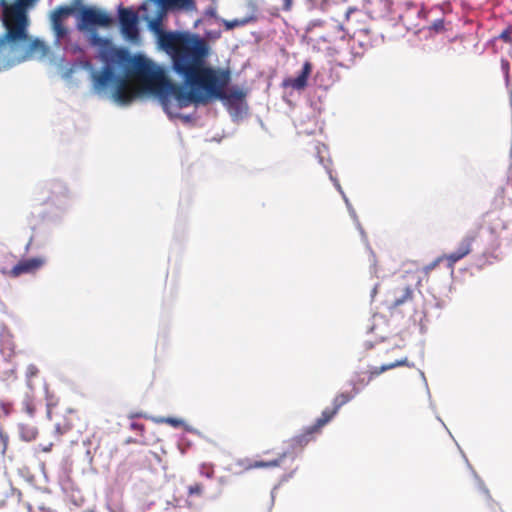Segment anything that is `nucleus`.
Returning a JSON list of instances; mask_svg holds the SVG:
<instances>
[{
	"mask_svg": "<svg viewBox=\"0 0 512 512\" xmlns=\"http://www.w3.org/2000/svg\"><path fill=\"white\" fill-rule=\"evenodd\" d=\"M159 46L170 57L173 72L182 79L187 90L169 81L163 70L145 57L118 49L104 57L100 71L91 69L93 91L100 96L109 95L120 106H127L134 98L129 91V78L138 74L155 81L149 90L170 116L190 104L205 105L212 99L226 98L224 88L230 73L206 65L210 46L205 39L188 31H168L160 35Z\"/></svg>",
	"mask_w": 512,
	"mask_h": 512,
	"instance_id": "f257e3e1",
	"label": "nucleus"
},
{
	"mask_svg": "<svg viewBox=\"0 0 512 512\" xmlns=\"http://www.w3.org/2000/svg\"><path fill=\"white\" fill-rule=\"evenodd\" d=\"M37 0H16L9 5L0 0V21L4 32L0 35V73L34 57L48 55L49 47L44 41L32 39L28 32L29 19L27 10Z\"/></svg>",
	"mask_w": 512,
	"mask_h": 512,
	"instance_id": "f03ea898",
	"label": "nucleus"
},
{
	"mask_svg": "<svg viewBox=\"0 0 512 512\" xmlns=\"http://www.w3.org/2000/svg\"><path fill=\"white\" fill-rule=\"evenodd\" d=\"M73 193L67 184L59 179L45 182L35 188L33 200L40 205H46L43 219L51 223H59L73 204Z\"/></svg>",
	"mask_w": 512,
	"mask_h": 512,
	"instance_id": "7ed1b4c3",
	"label": "nucleus"
},
{
	"mask_svg": "<svg viewBox=\"0 0 512 512\" xmlns=\"http://www.w3.org/2000/svg\"><path fill=\"white\" fill-rule=\"evenodd\" d=\"M73 13L72 8L68 6L57 7L50 16L51 29L54 40L53 46L56 49H62L63 53L58 56L59 62H63L66 55H77L82 52V48L77 42L72 41L70 32L63 24V17Z\"/></svg>",
	"mask_w": 512,
	"mask_h": 512,
	"instance_id": "20e7f679",
	"label": "nucleus"
},
{
	"mask_svg": "<svg viewBox=\"0 0 512 512\" xmlns=\"http://www.w3.org/2000/svg\"><path fill=\"white\" fill-rule=\"evenodd\" d=\"M111 23L112 18L105 11L91 7H83L77 28L80 31H86L88 33L89 42L92 46L106 49L109 46V40L99 36L96 26L108 27Z\"/></svg>",
	"mask_w": 512,
	"mask_h": 512,
	"instance_id": "39448f33",
	"label": "nucleus"
},
{
	"mask_svg": "<svg viewBox=\"0 0 512 512\" xmlns=\"http://www.w3.org/2000/svg\"><path fill=\"white\" fill-rule=\"evenodd\" d=\"M478 232L476 230L469 231L463 239L460 241L458 247L451 253L443 255L438 258V262L441 260L447 261V266L453 268L455 263L463 259L471 252L472 243L476 240Z\"/></svg>",
	"mask_w": 512,
	"mask_h": 512,
	"instance_id": "423d86ee",
	"label": "nucleus"
},
{
	"mask_svg": "<svg viewBox=\"0 0 512 512\" xmlns=\"http://www.w3.org/2000/svg\"><path fill=\"white\" fill-rule=\"evenodd\" d=\"M119 23L122 34L129 40H136L139 37V31L137 27L138 16L130 8H119Z\"/></svg>",
	"mask_w": 512,
	"mask_h": 512,
	"instance_id": "0eeeda50",
	"label": "nucleus"
},
{
	"mask_svg": "<svg viewBox=\"0 0 512 512\" xmlns=\"http://www.w3.org/2000/svg\"><path fill=\"white\" fill-rule=\"evenodd\" d=\"M311 72L312 64L309 61H305L298 75L284 79L282 86L285 88H292L296 91H302L307 86L308 78L311 75Z\"/></svg>",
	"mask_w": 512,
	"mask_h": 512,
	"instance_id": "6e6552de",
	"label": "nucleus"
},
{
	"mask_svg": "<svg viewBox=\"0 0 512 512\" xmlns=\"http://www.w3.org/2000/svg\"><path fill=\"white\" fill-rule=\"evenodd\" d=\"M46 263L45 257H33L20 260L11 270V274L15 277L22 274H33L41 269Z\"/></svg>",
	"mask_w": 512,
	"mask_h": 512,
	"instance_id": "1a4fd4ad",
	"label": "nucleus"
},
{
	"mask_svg": "<svg viewBox=\"0 0 512 512\" xmlns=\"http://www.w3.org/2000/svg\"><path fill=\"white\" fill-rule=\"evenodd\" d=\"M343 199L345 201V204L347 206V209L349 211L350 216L354 219V221L356 223V226H357V229L360 231V234L362 236L363 241L366 243V246H367V249H368L369 255H370L369 262H370V265H371V272L372 273H376V263H377L376 255H375L374 251L372 250V248L370 247V245L368 244L367 236H366V234H365V232H364L360 222L358 221V218L356 216V212L353 209L351 203L349 202V200H348V198L346 197L345 194H343Z\"/></svg>",
	"mask_w": 512,
	"mask_h": 512,
	"instance_id": "9d476101",
	"label": "nucleus"
},
{
	"mask_svg": "<svg viewBox=\"0 0 512 512\" xmlns=\"http://www.w3.org/2000/svg\"><path fill=\"white\" fill-rule=\"evenodd\" d=\"M314 149H315V152L317 154V158H318L319 163L325 168V170L327 171V173L329 175V178L333 182L335 188L343 196V194H345V193L342 190V187H341L339 181L333 176V174H332V172L330 170L329 161L325 162V154L327 153L326 146L324 144L317 143L314 146Z\"/></svg>",
	"mask_w": 512,
	"mask_h": 512,
	"instance_id": "9b49d317",
	"label": "nucleus"
},
{
	"mask_svg": "<svg viewBox=\"0 0 512 512\" xmlns=\"http://www.w3.org/2000/svg\"><path fill=\"white\" fill-rule=\"evenodd\" d=\"M349 385L352 387L351 392H341L337 394L333 399V408L336 411H339V409L345 405L346 403L350 402L354 397H356L360 393V388L356 387V381L354 379H350Z\"/></svg>",
	"mask_w": 512,
	"mask_h": 512,
	"instance_id": "f8f14e48",
	"label": "nucleus"
},
{
	"mask_svg": "<svg viewBox=\"0 0 512 512\" xmlns=\"http://www.w3.org/2000/svg\"><path fill=\"white\" fill-rule=\"evenodd\" d=\"M408 366V367H412L413 364H410L407 360L406 357L402 358V359H399V360H396L395 362H392V363H389V364H383L382 366L380 367H373L371 370H370V376L371 377V380L373 379V377L375 376H378L380 375L381 373L387 371V370H390V369H393V368H396V367H399V366Z\"/></svg>",
	"mask_w": 512,
	"mask_h": 512,
	"instance_id": "ddd939ff",
	"label": "nucleus"
},
{
	"mask_svg": "<svg viewBox=\"0 0 512 512\" xmlns=\"http://www.w3.org/2000/svg\"><path fill=\"white\" fill-rule=\"evenodd\" d=\"M413 289L409 286L400 288L395 292L393 307H399L412 299Z\"/></svg>",
	"mask_w": 512,
	"mask_h": 512,
	"instance_id": "4468645a",
	"label": "nucleus"
},
{
	"mask_svg": "<svg viewBox=\"0 0 512 512\" xmlns=\"http://www.w3.org/2000/svg\"><path fill=\"white\" fill-rule=\"evenodd\" d=\"M318 432L313 425L306 427L303 432L292 438L293 445L305 446L313 439V434Z\"/></svg>",
	"mask_w": 512,
	"mask_h": 512,
	"instance_id": "2eb2a0df",
	"label": "nucleus"
},
{
	"mask_svg": "<svg viewBox=\"0 0 512 512\" xmlns=\"http://www.w3.org/2000/svg\"><path fill=\"white\" fill-rule=\"evenodd\" d=\"M337 413L338 411H336L334 408L332 410L329 408L324 409L321 416L316 419L315 423L313 424L314 428L319 431L323 426L330 422Z\"/></svg>",
	"mask_w": 512,
	"mask_h": 512,
	"instance_id": "dca6fc26",
	"label": "nucleus"
},
{
	"mask_svg": "<svg viewBox=\"0 0 512 512\" xmlns=\"http://www.w3.org/2000/svg\"><path fill=\"white\" fill-rule=\"evenodd\" d=\"M19 434L24 441H32L36 438L38 431L37 428L29 424H19Z\"/></svg>",
	"mask_w": 512,
	"mask_h": 512,
	"instance_id": "f3484780",
	"label": "nucleus"
},
{
	"mask_svg": "<svg viewBox=\"0 0 512 512\" xmlns=\"http://www.w3.org/2000/svg\"><path fill=\"white\" fill-rule=\"evenodd\" d=\"M153 421L155 423H166L171 425L172 427H181L182 425H185V421L180 418L175 417H159V418H153Z\"/></svg>",
	"mask_w": 512,
	"mask_h": 512,
	"instance_id": "a211bd4d",
	"label": "nucleus"
},
{
	"mask_svg": "<svg viewBox=\"0 0 512 512\" xmlns=\"http://www.w3.org/2000/svg\"><path fill=\"white\" fill-rule=\"evenodd\" d=\"M39 373L38 368L34 364H29L25 371L26 383L30 390L33 389L32 378L36 377Z\"/></svg>",
	"mask_w": 512,
	"mask_h": 512,
	"instance_id": "6ab92c4d",
	"label": "nucleus"
},
{
	"mask_svg": "<svg viewBox=\"0 0 512 512\" xmlns=\"http://www.w3.org/2000/svg\"><path fill=\"white\" fill-rule=\"evenodd\" d=\"M283 455L281 458L273 460V461H255L252 463L249 468H266V467H274L278 466L281 462V459L284 457Z\"/></svg>",
	"mask_w": 512,
	"mask_h": 512,
	"instance_id": "aec40b11",
	"label": "nucleus"
},
{
	"mask_svg": "<svg viewBox=\"0 0 512 512\" xmlns=\"http://www.w3.org/2000/svg\"><path fill=\"white\" fill-rule=\"evenodd\" d=\"M447 305V301L445 299L436 297L434 294H432V301H427V306H430L432 308H435L437 310H442Z\"/></svg>",
	"mask_w": 512,
	"mask_h": 512,
	"instance_id": "412c9836",
	"label": "nucleus"
},
{
	"mask_svg": "<svg viewBox=\"0 0 512 512\" xmlns=\"http://www.w3.org/2000/svg\"><path fill=\"white\" fill-rule=\"evenodd\" d=\"M472 473H473L475 483H476L478 490L485 495L487 500H490L491 497L489 494V490L486 488L484 482L481 480V478L476 474V472L474 470H472Z\"/></svg>",
	"mask_w": 512,
	"mask_h": 512,
	"instance_id": "4be33fe9",
	"label": "nucleus"
},
{
	"mask_svg": "<svg viewBox=\"0 0 512 512\" xmlns=\"http://www.w3.org/2000/svg\"><path fill=\"white\" fill-rule=\"evenodd\" d=\"M221 21L225 25L227 30L233 29L238 26L245 25L247 23V20H245V19H243V20L234 19L232 21L221 19Z\"/></svg>",
	"mask_w": 512,
	"mask_h": 512,
	"instance_id": "5701e85b",
	"label": "nucleus"
},
{
	"mask_svg": "<svg viewBox=\"0 0 512 512\" xmlns=\"http://www.w3.org/2000/svg\"><path fill=\"white\" fill-rule=\"evenodd\" d=\"M351 379H354L356 381V387L360 388V390L366 387L371 381V377H368V379L365 380L360 376L359 373H355V375Z\"/></svg>",
	"mask_w": 512,
	"mask_h": 512,
	"instance_id": "b1692460",
	"label": "nucleus"
},
{
	"mask_svg": "<svg viewBox=\"0 0 512 512\" xmlns=\"http://www.w3.org/2000/svg\"><path fill=\"white\" fill-rule=\"evenodd\" d=\"M23 405H24L25 411L28 413V415L33 416L34 412H35V408L33 406L32 399L29 395H26V397L23 401Z\"/></svg>",
	"mask_w": 512,
	"mask_h": 512,
	"instance_id": "393cba45",
	"label": "nucleus"
},
{
	"mask_svg": "<svg viewBox=\"0 0 512 512\" xmlns=\"http://www.w3.org/2000/svg\"><path fill=\"white\" fill-rule=\"evenodd\" d=\"M444 24H445L444 19L438 18L431 23V25L429 26V29L433 30L435 32H441L444 30Z\"/></svg>",
	"mask_w": 512,
	"mask_h": 512,
	"instance_id": "a878e982",
	"label": "nucleus"
},
{
	"mask_svg": "<svg viewBox=\"0 0 512 512\" xmlns=\"http://www.w3.org/2000/svg\"><path fill=\"white\" fill-rule=\"evenodd\" d=\"M199 473L202 475V476H205L207 478H211L213 476V468L211 465H208V464H202L200 467H199Z\"/></svg>",
	"mask_w": 512,
	"mask_h": 512,
	"instance_id": "bb28decb",
	"label": "nucleus"
},
{
	"mask_svg": "<svg viewBox=\"0 0 512 512\" xmlns=\"http://www.w3.org/2000/svg\"><path fill=\"white\" fill-rule=\"evenodd\" d=\"M202 492H203V487H202L201 484L196 483V484L191 485V486L188 487V494L190 496H192V495H201Z\"/></svg>",
	"mask_w": 512,
	"mask_h": 512,
	"instance_id": "cd10ccee",
	"label": "nucleus"
},
{
	"mask_svg": "<svg viewBox=\"0 0 512 512\" xmlns=\"http://www.w3.org/2000/svg\"><path fill=\"white\" fill-rule=\"evenodd\" d=\"M149 26H150V28H151L152 30H154L155 32H157V33H158V38L160 37V35H161L162 33H165L164 31H162V30L160 29V19H159V18H158V19H156V20L151 21V22H150V24H149Z\"/></svg>",
	"mask_w": 512,
	"mask_h": 512,
	"instance_id": "c85d7f7f",
	"label": "nucleus"
},
{
	"mask_svg": "<svg viewBox=\"0 0 512 512\" xmlns=\"http://www.w3.org/2000/svg\"><path fill=\"white\" fill-rule=\"evenodd\" d=\"M499 38L507 43H512L511 30L507 28L501 32Z\"/></svg>",
	"mask_w": 512,
	"mask_h": 512,
	"instance_id": "c756f323",
	"label": "nucleus"
},
{
	"mask_svg": "<svg viewBox=\"0 0 512 512\" xmlns=\"http://www.w3.org/2000/svg\"><path fill=\"white\" fill-rule=\"evenodd\" d=\"M181 427H183L185 429V431H187L189 433L195 434L197 436H202V433L199 430H197L194 427L190 426L186 422H185V425H182Z\"/></svg>",
	"mask_w": 512,
	"mask_h": 512,
	"instance_id": "7c9ffc66",
	"label": "nucleus"
},
{
	"mask_svg": "<svg viewBox=\"0 0 512 512\" xmlns=\"http://www.w3.org/2000/svg\"><path fill=\"white\" fill-rule=\"evenodd\" d=\"M205 16L212 17V18H217V11H216V7H214V6H209V7L205 10Z\"/></svg>",
	"mask_w": 512,
	"mask_h": 512,
	"instance_id": "2f4dec72",
	"label": "nucleus"
},
{
	"mask_svg": "<svg viewBox=\"0 0 512 512\" xmlns=\"http://www.w3.org/2000/svg\"><path fill=\"white\" fill-rule=\"evenodd\" d=\"M179 110H180V109H178V110L176 111V115L174 114L173 116H170L168 113H166V114H167L170 118L181 117L185 122H190V121L192 120V118H193V117H192V115H180V114H179Z\"/></svg>",
	"mask_w": 512,
	"mask_h": 512,
	"instance_id": "473e14b6",
	"label": "nucleus"
},
{
	"mask_svg": "<svg viewBox=\"0 0 512 512\" xmlns=\"http://www.w3.org/2000/svg\"><path fill=\"white\" fill-rule=\"evenodd\" d=\"M502 70L505 73L506 81L508 82V68L509 63L506 60L501 61Z\"/></svg>",
	"mask_w": 512,
	"mask_h": 512,
	"instance_id": "72a5a7b5",
	"label": "nucleus"
},
{
	"mask_svg": "<svg viewBox=\"0 0 512 512\" xmlns=\"http://www.w3.org/2000/svg\"><path fill=\"white\" fill-rule=\"evenodd\" d=\"M205 35L208 37V38H219L220 35H221V32L220 31H207L205 33Z\"/></svg>",
	"mask_w": 512,
	"mask_h": 512,
	"instance_id": "f704fd0d",
	"label": "nucleus"
},
{
	"mask_svg": "<svg viewBox=\"0 0 512 512\" xmlns=\"http://www.w3.org/2000/svg\"><path fill=\"white\" fill-rule=\"evenodd\" d=\"M130 426H131V429H133V430H139V431L143 430V425L136 423V422H132Z\"/></svg>",
	"mask_w": 512,
	"mask_h": 512,
	"instance_id": "c9c22d12",
	"label": "nucleus"
},
{
	"mask_svg": "<svg viewBox=\"0 0 512 512\" xmlns=\"http://www.w3.org/2000/svg\"><path fill=\"white\" fill-rule=\"evenodd\" d=\"M292 7V0H284L283 9L288 11Z\"/></svg>",
	"mask_w": 512,
	"mask_h": 512,
	"instance_id": "e433bc0d",
	"label": "nucleus"
},
{
	"mask_svg": "<svg viewBox=\"0 0 512 512\" xmlns=\"http://www.w3.org/2000/svg\"><path fill=\"white\" fill-rule=\"evenodd\" d=\"M437 420L442 424V426L447 430V432L449 433V435L452 437V434L451 432L448 430L447 426L445 425V423L443 422V420L441 419L440 416H436Z\"/></svg>",
	"mask_w": 512,
	"mask_h": 512,
	"instance_id": "4c0bfd02",
	"label": "nucleus"
},
{
	"mask_svg": "<svg viewBox=\"0 0 512 512\" xmlns=\"http://www.w3.org/2000/svg\"><path fill=\"white\" fill-rule=\"evenodd\" d=\"M420 374H421V377L423 378V380L425 382V386H426V389H427L428 396H429V398H431V395H430V392H429V389H428V385H427V382H426L425 375H424L423 372H420Z\"/></svg>",
	"mask_w": 512,
	"mask_h": 512,
	"instance_id": "58836bf2",
	"label": "nucleus"
},
{
	"mask_svg": "<svg viewBox=\"0 0 512 512\" xmlns=\"http://www.w3.org/2000/svg\"><path fill=\"white\" fill-rule=\"evenodd\" d=\"M377 293V285L372 289L371 296L374 297V295Z\"/></svg>",
	"mask_w": 512,
	"mask_h": 512,
	"instance_id": "ea45409f",
	"label": "nucleus"
},
{
	"mask_svg": "<svg viewBox=\"0 0 512 512\" xmlns=\"http://www.w3.org/2000/svg\"><path fill=\"white\" fill-rule=\"evenodd\" d=\"M52 444H49L48 446H44L43 451L48 452L50 451Z\"/></svg>",
	"mask_w": 512,
	"mask_h": 512,
	"instance_id": "a19ab883",
	"label": "nucleus"
},
{
	"mask_svg": "<svg viewBox=\"0 0 512 512\" xmlns=\"http://www.w3.org/2000/svg\"><path fill=\"white\" fill-rule=\"evenodd\" d=\"M292 474H293V472H292V473H290L289 475L284 476V477H283V481H287L289 478H291V477H292Z\"/></svg>",
	"mask_w": 512,
	"mask_h": 512,
	"instance_id": "79ce46f5",
	"label": "nucleus"
},
{
	"mask_svg": "<svg viewBox=\"0 0 512 512\" xmlns=\"http://www.w3.org/2000/svg\"><path fill=\"white\" fill-rule=\"evenodd\" d=\"M233 96L239 98L241 95H240V93L236 92V93L233 94Z\"/></svg>",
	"mask_w": 512,
	"mask_h": 512,
	"instance_id": "37998d69",
	"label": "nucleus"
},
{
	"mask_svg": "<svg viewBox=\"0 0 512 512\" xmlns=\"http://www.w3.org/2000/svg\"><path fill=\"white\" fill-rule=\"evenodd\" d=\"M275 489H277V486H274V489H273V490H275ZM273 498H274V491H272V499H273Z\"/></svg>",
	"mask_w": 512,
	"mask_h": 512,
	"instance_id": "c03bdc74",
	"label": "nucleus"
},
{
	"mask_svg": "<svg viewBox=\"0 0 512 512\" xmlns=\"http://www.w3.org/2000/svg\"><path fill=\"white\" fill-rule=\"evenodd\" d=\"M373 330H374V327L369 328V332H373Z\"/></svg>",
	"mask_w": 512,
	"mask_h": 512,
	"instance_id": "a18cd8bd",
	"label": "nucleus"
},
{
	"mask_svg": "<svg viewBox=\"0 0 512 512\" xmlns=\"http://www.w3.org/2000/svg\"><path fill=\"white\" fill-rule=\"evenodd\" d=\"M71 73H72V69L69 70V73L67 74V76H70Z\"/></svg>",
	"mask_w": 512,
	"mask_h": 512,
	"instance_id": "49530a36",
	"label": "nucleus"
},
{
	"mask_svg": "<svg viewBox=\"0 0 512 512\" xmlns=\"http://www.w3.org/2000/svg\"><path fill=\"white\" fill-rule=\"evenodd\" d=\"M510 98H511V103H512V90L510 91Z\"/></svg>",
	"mask_w": 512,
	"mask_h": 512,
	"instance_id": "de8ad7c7",
	"label": "nucleus"
}]
</instances>
